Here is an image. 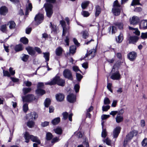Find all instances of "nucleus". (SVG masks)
<instances>
[{"mask_svg":"<svg viewBox=\"0 0 147 147\" xmlns=\"http://www.w3.org/2000/svg\"><path fill=\"white\" fill-rule=\"evenodd\" d=\"M9 71L10 72V75H13L15 74V71L13 70V68L12 67H10L9 69Z\"/></svg>","mask_w":147,"mask_h":147,"instance_id":"nucleus-58","label":"nucleus"},{"mask_svg":"<svg viewBox=\"0 0 147 147\" xmlns=\"http://www.w3.org/2000/svg\"><path fill=\"white\" fill-rule=\"evenodd\" d=\"M22 101L24 102H30L35 99L34 96L32 94H28L22 97Z\"/></svg>","mask_w":147,"mask_h":147,"instance_id":"nucleus-7","label":"nucleus"},{"mask_svg":"<svg viewBox=\"0 0 147 147\" xmlns=\"http://www.w3.org/2000/svg\"><path fill=\"white\" fill-rule=\"evenodd\" d=\"M88 63L87 62L84 63L82 64V66L85 69H86L88 68Z\"/></svg>","mask_w":147,"mask_h":147,"instance_id":"nucleus-63","label":"nucleus"},{"mask_svg":"<svg viewBox=\"0 0 147 147\" xmlns=\"http://www.w3.org/2000/svg\"><path fill=\"white\" fill-rule=\"evenodd\" d=\"M129 30H131L133 31V33H134L135 34L139 36L140 34V32L138 30L137 28H134L132 27L129 26Z\"/></svg>","mask_w":147,"mask_h":147,"instance_id":"nucleus-23","label":"nucleus"},{"mask_svg":"<svg viewBox=\"0 0 147 147\" xmlns=\"http://www.w3.org/2000/svg\"><path fill=\"white\" fill-rule=\"evenodd\" d=\"M112 79L113 80H119L120 78V75L119 71H117L112 74L111 76Z\"/></svg>","mask_w":147,"mask_h":147,"instance_id":"nucleus-14","label":"nucleus"},{"mask_svg":"<svg viewBox=\"0 0 147 147\" xmlns=\"http://www.w3.org/2000/svg\"><path fill=\"white\" fill-rule=\"evenodd\" d=\"M51 103V100L49 98L46 99L44 102L45 105V107H48Z\"/></svg>","mask_w":147,"mask_h":147,"instance_id":"nucleus-41","label":"nucleus"},{"mask_svg":"<svg viewBox=\"0 0 147 147\" xmlns=\"http://www.w3.org/2000/svg\"><path fill=\"white\" fill-rule=\"evenodd\" d=\"M141 29H147V20H144L141 21L140 25Z\"/></svg>","mask_w":147,"mask_h":147,"instance_id":"nucleus-17","label":"nucleus"},{"mask_svg":"<svg viewBox=\"0 0 147 147\" xmlns=\"http://www.w3.org/2000/svg\"><path fill=\"white\" fill-rule=\"evenodd\" d=\"M110 103V101L108 98H105L104 100V103L105 105H109Z\"/></svg>","mask_w":147,"mask_h":147,"instance_id":"nucleus-50","label":"nucleus"},{"mask_svg":"<svg viewBox=\"0 0 147 147\" xmlns=\"http://www.w3.org/2000/svg\"><path fill=\"white\" fill-rule=\"evenodd\" d=\"M20 40L21 42L24 44H27L28 43V39L25 37L21 38L20 39Z\"/></svg>","mask_w":147,"mask_h":147,"instance_id":"nucleus-40","label":"nucleus"},{"mask_svg":"<svg viewBox=\"0 0 147 147\" xmlns=\"http://www.w3.org/2000/svg\"><path fill=\"white\" fill-rule=\"evenodd\" d=\"M56 98L58 101L61 102L63 101L64 99V95L61 93H59L56 94Z\"/></svg>","mask_w":147,"mask_h":147,"instance_id":"nucleus-18","label":"nucleus"},{"mask_svg":"<svg viewBox=\"0 0 147 147\" xmlns=\"http://www.w3.org/2000/svg\"><path fill=\"white\" fill-rule=\"evenodd\" d=\"M26 49L30 55H33L35 54V51L32 47H28L26 48Z\"/></svg>","mask_w":147,"mask_h":147,"instance_id":"nucleus-22","label":"nucleus"},{"mask_svg":"<svg viewBox=\"0 0 147 147\" xmlns=\"http://www.w3.org/2000/svg\"><path fill=\"white\" fill-rule=\"evenodd\" d=\"M31 90V88H25L23 89V92L24 94L30 92Z\"/></svg>","mask_w":147,"mask_h":147,"instance_id":"nucleus-36","label":"nucleus"},{"mask_svg":"<svg viewBox=\"0 0 147 147\" xmlns=\"http://www.w3.org/2000/svg\"><path fill=\"white\" fill-rule=\"evenodd\" d=\"M56 84H57L59 86H63L65 84V81L62 79L60 78L59 77L56 76L51 82L45 83L46 85H50Z\"/></svg>","mask_w":147,"mask_h":147,"instance_id":"nucleus-1","label":"nucleus"},{"mask_svg":"<svg viewBox=\"0 0 147 147\" xmlns=\"http://www.w3.org/2000/svg\"><path fill=\"white\" fill-rule=\"evenodd\" d=\"M8 9L5 6H3L0 8V13L3 15H5L7 13Z\"/></svg>","mask_w":147,"mask_h":147,"instance_id":"nucleus-21","label":"nucleus"},{"mask_svg":"<svg viewBox=\"0 0 147 147\" xmlns=\"http://www.w3.org/2000/svg\"><path fill=\"white\" fill-rule=\"evenodd\" d=\"M29 57L28 55L23 54L22 55L21 59L23 61L26 62L28 61Z\"/></svg>","mask_w":147,"mask_h":147,"instance_id":"nucleus-33","label":"nucleus"},{"mask_svg":"<svg viewBox=\"0 0 147 147\" xmlns=\"http://www.w3.org/2000/svg\"><path fill=\"white\" fill-rule=\"evenodd\" d=\"M44 57L45 58L46 61H48L49 60L50 53L49 52L43 53Z\"/></svg>","mask_w":147,"mask_h":147,"instance_id":"nucleus-32","label":"nucleus"},{"mask_svg":"<svg viewBox=\"0 0 147 147\" xmlns=\"http://www.w3.org/2000/svg\"><path fill=\"white\" fill-rule=\"evenodd\" d=\"M3 74L5 76H7L8 77L10 76V74L8 71L3 70Z\"/></svg>","mask_w":147,"mask_h":147,"instance_id":"nucleus-61","label":"nucleus"},{"mask_svg":"<svg viewBox=\"0 0 147 147\" xmlns=\"http://www.w3.org/2000/svg\"><path fill=\"white\" fill-rule=\"evenodd\" d=\"M76 48L75 46H72L70 47L69 48V53L74 54L76 52Z\"/></svg>","mask_w":147,"mask_h":147,"instance_id":"nucleus-29","label":"nucleus"},{"mask_svg":"<svg viewBox=\"0 0 147 147\" xmlns=\"http://www.w3.org/2000/svg\"><path fill=\"white\" fill-rule=\"evenodd\" d=\"M107 136V132L105 129H103L102 132V136L103 138H105Z\"/></svg>","mask_w":147,"mask_h":147,"instance_id":"nucleus-55","label":"nucleus"},{"mask_svg":"<svg viewBox=\"0 0 147 147\" xmlns=\"http://www.w3.org/2000/svg\"><path fill=\"white\" fill-rule=\"evenodd\" d=\"M60 24H61L63 28H65L67 27L65 26V22L64 20H62L60 21Z\"/></svg>","mask_w":147,"mask_h":147,"instance_id":"nucleus-60","label":"nucleus"},{"mask_svg":"<svg viewBox=\"0 0 147 147\" xmlns=\"http://www.w3.org/2000/svg\"><path fill=\"white\" fill-rule=\"evenodd\" d=\"M113 8L112 9V11L114 14L115 16H118L120 13V10L119 9L120 5L118 3L117 1H114L113 3Z\"/></svg>","mask_w":147,"mask_h":147,"instance_id":"nucleus-5","label":"nucleus"},{"mask_svg":"<svg viewBox=\"0 0 147 147\" xmlns=\"http://www.w3.org/2000/svg\"><path fill=\"white\" fill-rule=\"evenodd\" d=\"M55 132L58 134H61L62 132V130L61 128L58 127L54 129Z\"/></svg>","mask_w":147,"mask_h":147,"instance_id":"nucleus-39","label":"nucleus"},{"mask_svg":"<svg viewBox=\"0 0 147 147\" xmlns=\"http://www.w3.org/2000/svg\"><path fill=\"white\" fill-rule=\"evenodd\" d=\"M67 99L69 102L73 103L76 101V96L75 95L71 94L67 96Z\"/></svg>","mask_w":147,"mask_h":147,"instance_id":"nucleus-13","label":"nucleus"},{"mask_svg":"<svg viewBox=\"0 0 147 147\" xmlns=\"http://www.w3.org/2000/svg\"><path fill=\"white\" fill-rule=\"evenodd\" d=\"M36 92L37 94L41 95L44 94L45 93L44 90L40 88H38L36 90Z\"/></svg>","mask_w":147,"mask_h":147,"instance_id":"nucleus-28","label":"nucleus"},{"mask_svg":"<svg viewBox=\"0 0 147 147\" xmlns=\"http://www.w3.org/2000/svg\"><path fill=\"white\" fill-rule=\"evenodd\" d=\"M7 25H9V27L10 29H14L15 28L16 25L15 22L12 21H9Z\"/></svg>","mask_w":147,"mask_h":147,"instance_id":"nucleus-25","label":"nucleus"},{"mask_svg":"<svg viewBox=\"0 0 147 147\" xmlns=\"http://www.w3.org/2000/svg\"><path fill=\"white\" fill-rule=\"evenodd\" d=\"M44 7H45L47 16L49 18L51 17L53 13L52 5L50 3H47L44 4Z\"/></svg>","mask_w":147,"mask_h":147,"instance_id":"nucleus-3","label":"nucleus"},{"mask_svg":"<svg viewBox=\"0 0 147 147\" xmlns=\"http://www.w3.org/2000/svg\"><path fill=\"white\" fill-rule=\"evenodd\" d=\"M102 110L103 111H106L109 110L110 108V106L109 105L106 106H103L102 107Z\"/></svg>","mask_w":147,"mask_h":147,"instance_id":"nucleus-49","label":"nucleus"},{"mask_svg":"<svg viewBox=\"0 0 147 147\" xmlns=\"http://www.w3.org/2000/svg\"><path fill=\"white\" fill-rule=\"evenodd\" d=\"M49 122L48 121H45L42 123L41 125L42 127H45L47 126L49 124Z\"/></svg>","mask_w":147,"mask_h":147,"instance_id":"nucleus-62","label":"nucleus"},{"mask_svg":"<svg viewBox=\"0 0 147 147\" xmlns=\"http://www.w3.org/2000/svg\"><path fill=\"white\" fill-rule=\"evenodd\" d=\"M63 75L65 78L70 80L73 79L71 73L68 69H66L64 70L63 72Z\"/></svg>","mask_w":147,"mask_h":147,"instance_id":"nucleus-8","label":"nucleus"},{"mask_svg":"<svg viewBox=\"0 0 147 147\" xmlns=\"http://www.w3.org/2000/svg\"><path fill=\"white\" fill-rule=\"evenodd\" d=\"M25 85L26 86L29 87L32 85V83L28 81H25L24 82L23 85Z\"/></svg>","mask_w":147,"mask_h":147,"instance_id":"nucleus-47","label":"nucleus"},{"mask_svg":"<svg viewBox=\"0 0 147 147\" xmlns=\"http://www.w3.org/2000/svg\"><path fill=\"white\" fill-rule=\"evenodd\" d=\"M96 11L95 14V15L96 17L98 16L99 14L100 13L101 9L100 7L98 6L97 5L96 7Z\"/></svg>","mask_w":147,"mask_h":147,"instance_id":"nucleus-31","label":"nucleus"},{"mask_svg":"<svg viewBox=\"0 0 147 147\" xmlns=\"http://www.w3.org/2000/svg\"><path fill=\"white\" fill-rule=\"evenodd\" d=\"M119 114H117L116 117V121L117 123H119L122 122L123 120V117L121 115H119Z\"/></svg>","mask_w":147,"mask_h":147,"instance_id":"nucleus-27","label":"nucleus"},{"mask_svg":"<svg viewBox=\"0 0 147 147\" xmlns=\"http://www.w3.org/2000/svg\"><path fill=\"white\" fill-rule=\"evenodd\" d=\"M44 17L42 14H38L36 15L34 19L36 22V24L38 25L41 23L43 20Z\"/></svg>","mask_w":147,"mask_h":147,"instance_id":"nucleus-9","label":"nucleus"},{"mask_svg":"<svg viewBox=\"0 0 147 147\" xmlns=\"http://www.w3.org/2000/svg\"><path fill=\"white\" fill-rule=\"evenodd\" d=\"M63 115V119L64 120L66 119L68 117V113L66 112L63 113L62 114Z\"/></svg>","mask_w":147,"mask_h":147,"instance_id":"nucleus-57","label":"nucleus"},{"mask_svg":"<svg viewBox=\"0 0 147 147\" xmlns=\"http://www.w3.org/2000/svg\"><path fill=\"white\" fill-rule=\"evenodd\" d=\"M139 0H133L131 5L134 6L135 5H140Z\"/></svg>","mask_w":147,"mask_h":147,"instance_id":"nucleus-48","label":"nucleus"},{"mask_svg":"<svg viewBox=\"0 0 147 147\" xmlns=\"http://www.w3.org/2000/svg\"><path fill=\"white\" fill-rule=\"evenodd\" d=\"M79 89L80 86L78 84H76L74 86V89L76 92L77 93L79 92Z\"/></svg>","mask_w":147,"mask_h":147,"instance_id":"nucleus-56","label":"nucleus"},{"mask_svg":"<svg viewBox=\"0 0 147 147\" xmlns=\"http://www.w3.org/2000/svg\"><path fill=\"white\" fill-rule=\"evenodd\" d=\"M59 140V138L57 137L53 138L51 141L52 143H54L58 142Z\"/></svg>","mask_w":147,"mask_h":147,"instance_id":"nucleus-64","label":"nucleus"},{"mask_svg":"<svg viewBox=\"0 0 147 147\" xmlns=\"http://www.w3.org/2000/svg\"><path fill=\"white\" fill-rule=\"evenodd\" d=\"M89 4V2L86 1L82 3L81 4V6L83 9H85L88 5Z\"/></svg>","mask_w":147,"mask_h":147,"instance_id":"nucleus-38","label":"nucleus"},{"mask_svg":"<svg viewBox=\"0 0 147 147\" xmlns=\"http://www.w3.org/2000/svg\"><path fill=\"white\" fill-rule=\"evenodd\" d=\"M76 77L79 81H80L82 78V76L80 74L78 73H76Z\"/></svg>","mask_w":147,"mask_h":147,"instance_id":"nucleus-59","label":"nucleus"},{"mask_svg":"<svg viewBox=\"0 0 147 147\" xmlns=\"http://www.w3.org/2000/svg\"><path fill=\"white\" fill-rule=\"evenodd\" d=\"M96 48L91 49L87 51V53L85 55V56L84 57V59L85 60L90 59L94 57L96 54Z\"/></svg>","mask_w":147,"mask_h":147,"instance_id":"nucleus-4","label":"nucleus"},{"mask_svg":"<svg viewBox=\"0 0 147 147\" xmlns=\"http://www.w3.org/2000/svg\"><path fill=\"white\" fill-rule=\"evenodd\" d=\"M52 134L48 132L46 134V139L47 140H50L53 137Z\"/></svg>","mask_w":147,"mask_h":147,"instance_id":"nucleus-45","label":"nucleus"},{"mask_svg":"<svg viewBox=\"0 0 147 147\" xmlns=\"http://www.w3.org/2000/svg\"><path fill=\"white\" fill-rule=\"evenodd\" d=\"M137 55L136 53L134 51L130 52L127 55L128 59L131 61H134L136 58Z\"/></svg>","mask_w":147,"mask_h":147,"instance_id":"nucleus-11","label":"nucleus"},{"mask_svg":"<svg viewBox=\"0 0 147 147\" xmlns=\"http://www.w3.org/2000/svg\"><path fill=\"white\" fill-rule=\"evenodd\" d=\"M23 107L24 111L25 113L26 112L28 109V104L26 103H24Z\"/></svg>","mask_w":147,"mask_h":147,"instance_id":"nucleus-44","label":"nucleus"},{"mask_svg":"<svg viewBox=\"0 0 147 147\" xmlns=\"http://www.w3.org/2000/svg\"><path fill=\"white\" fill-rule=\"evenodd\" d=\"M81 34H82L83 38L85 39H86L88 37V34L86 31H83L81 33Z\"/></svg>","mask_w":147,"mask_h":147,"instance_id":"nucleus-43","label":"nucleus"},{"mask_svg":"<svg viewBox=\"0 0 147 147\" xmlns=\"http://www.w3.org/2000/svg\"><path fill=\"white\" fill-rule=\"evenodd\" d=\"M103 141L105 142L108 145H110L111 144V141L108 138H107L105 140H103Z\"/></svg>","mask_w":147,"mask_h":147,"instance_id":"nucleus-51","label":"nucleus"},{"mask_svg":"<svg viewBox=\"0 0 147 147\" xmlns=\"http://www.w3.org/2000/svg\"><path fill=\"white\" fill-rule=\"evenodd\" d=\"M109 29L110 32L111 31L112 34L115 33L117 31L116 28L114 26H112L111 27H110Z\"/></svg>","mask_w":147,"mask_h":147,"instance_id":"nucleus-42","label":"nucleus"},{"mask_svg":"<svg viewBox=\"0 0 147 147\" xmlns=\"http://www.w3.org/2000/svg\"><path fill=\"white\" fill-rule=\"evenodd\" d=\"M34 122L32 121H28L27 123V125L30 128H32L34 126Z\"/></svg>","mask_w":147,"mask_h":147,"instance_id":"nucleus-37","label":"nucleus"},{"mask_svg":"<svg viewBox=\"0 0 147 147\" xmlns=\"http://www.w3.org/2000/svg\"><path fill=\"white\" fill-rule=\"evenodd\" d=\"M63 49L61 47H57L55 50V53L57 56H59L62 54Z\"/></svg>","mask_w":147,"mask_h":147,"instance_id":"nucleus-24","label":"nucleus"},{"mask_svg":"<svg viewBox=\"0 0 147 147\" xmlns=\"http://www.w3.org/2000/svg\"><path fill=\"white\" fill-rule=\"evenodd\" d=\"M24 138L25 140V142L28 143L30 139L33 142H35L38 144H40V142L38 138L36 136H34L32 135H30L28 132H26L24 135Z\"/></svg>","mask_w":147,"mask_h":147,"instance_id":"nucleus-2","label":"nucleus"},{"mask_svg":"<svg viewBox=\"0 0 147 147\" xmlns=\"http://www.w3.org/2000/svg\"><path fill=\"white\" fill-rule=\"evenodd\" d=\"M60 121V118L59 117H57L55 118L52 120V123L53 125L57 124Z\"/></svg>","mask_w":147,"mask_h":147,"instance_id":"nucleus-34","label":"nucleus"},{"mask_svg":"<svg viewBox=\"0 0 147 147\" xmlns=\"http://www.w3.org/2000/svg\"><path fill=\"white\" fill-rule=\"evenodd\" d=\"M141 37L143 39L147 38V32L142 33Z\"/></svg>","mask_w":147,"mask_h":147,"instance_id":"nucleus-52","label":"nucleus"},{"mask_svg":"<svg viewBox=\"0 0 147 147\" xmlns=\"http://www.w3.org/2000/svg\"><path fill=\"white\" fill-rule=\"evenodd\" d=\"M123 39V34H120L116 38V40L117 42L119 43H121Z\"/></svg>","mask_w":147,"mask_h":147,"instance_id":"nucleus-30","label":"nucleus"},{"mask_svg":"<svg viewBox=\"0 0 147 147\" xmlns=\"http://www.w3.org/2000/svg\"><path fill=\"white\" fill-rule=\"evenodd\" d=\"M138 40V37L137 36H131L129 37V43L134 44Z\"/></svg>","mask_w":147,"mask_h":147,"instance_id":"nucleus-19","label":"nucleus"},{"mask_svg":"<svg viewBox=\"0 0 147 147\" xmlns=\"http://www.w3.org/2000/svg\"><path fill=\"white\" fill-rule=\"evenodd\" d=\"M115 25L120 29H122L123 28V25L122 23H117L115 24Z\"/></svg>","mask_w":147,"mask_h":147,"instance_id":"nucleus-53","label":"nucleus"},{"mask_svg":"<svg viewBox=\"0 0 147 147\" xmlns=\"http://www.w3.org/2000/svg\"><path fill=\"white\" fill-rule=\"evenodd\" d=\"M82 14L84 17H87L90 14L88 12L86 11H83L81 13Z\"/></svg>","mask_w":147,"mask_h":147,"instance_id":"nucleus-46","label":"nucleus"},{"mask_svg":"<svg viewBox=\"0 0 147 147\" xmlns=\"http://www.w3.org/2000/svg\"><path fill=\"white\" fill-rule=\"evenodd\" d=\"M69 27L63 28L62 35L65 36L67 35L65 41L66 43V45L67 46L69 45V38L68 36L69 35Z\"/></svg>","mask_w":147,"mask_h":147,"instance_id":"nucleus-6","label":"nucleus"},{"mask_svg":"<svg viewBox=\"0 0 147 147\" xmlns=\"http://www.w3.org/2000/svg\"><path fill=\"white\" fill-rule=\"evenodd\" d=\"M140 20L139 18L136 16L132 17L130 19V22L131 24L133 25L137 24L139 22Z\"/></svg>","mask_w":147,"mask_h":147,"instance_id":"nucleus-10","label":"nucleus"},{"mask_svg":"<svg viewBox=\"0 0 147 147\" xmlns=\"http://www.w3.org/2000/svg\"><path fill=\"white\" fill-rule=\"evenodd\" d=\"M27 0L28 4L26 6V9L25 12V14L26 15L28 14V12L30 11H31L32 8V6L31 4L29 2L28 0Z\"/></svg>","mask_w":147,"mask_h":147,"instance_id":"nucleus-20","label":"nucleus"},{"mask_svg":"<svg viewBox=\"0 0 147 147\" xmlns=\"http://www.w3.org/2000/svg\"><path fill=\"white\" fill-rule=\"evenodd\" d=\"M15 50L16 51H21L23 50V48L21 45H17L15 46Z\"/></svg>","mask_w":147,"mask_h":147,"instance_id":"nucleus-35","label":"nucleus"},{"mask_svg":"<svg viewBox=\"0 0 147 147\" xmlns=\"http://www.w3.org/2000/svg\"><path fill=\"white\" fill-rule=\"evenodd\" d=\"M137 132L136 130H134L131 132L127 136V139L130 140L134 136L137 134Z\"/></svg>","mask_w":147,"mask_h":147,"instance_id":"nucleus-16","label":"nucleus"},{"mask_svg":"<svg viewBox=\"0 0 147 147\" xmlns=\"http://www.w3.org/2000/svg\"><path fill=\"white\" fill-rule=\"evenodd\" d=\"M142 144L143 146H147V138L144 139L142 142Z\"/></svg>","mask_w":147,"mask_h":147,"instance_id":"nucleus-54","label":"nucleus"},{"mask_svg":"<svg viewBox=\"0 0 147 147\" xmlns=\"http://www.w3.org/2000/svg\"><path fill=\"white\" fill-rule=\"evenodd\" d=\"M38 117V115L35 112H32L26 115V118L27 119H31L33 118L35 119Z\"/></svg>","mask_w":147,"mask_h":147,"instance_id":"nucleus-12","label":"nucleus"},{"mask_svg":"<svg viewBox=\"0 0 147 147\" xmlns=\"http://www.w3.org/2000/svg\"><path fill=\"white\" fill-rule=\"evenodd\" d=\"M121 127L119 126L116 127L114 129L113 136L114 138H117L120 132Z\"/></svg>","mask_w":147,"mask_h":147,"instance_id":"nucleus-15","label":"nucleus"},{"mask_svg":"<svg viewBox=\"0 0 147 147\" xmlns=\"http://www.w3.org/2000/svg\"><path fill=\"white\" fill-rule=\"evenodd\" d=\"M0 30L3 33H7V25L5 24L1 25L0 28Z\"/></svg>","mask_w":147,"mask_h":147,"instance_id":"nucleus-26","label":"nucleus"}]
</instances>
